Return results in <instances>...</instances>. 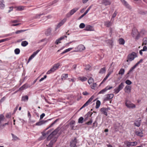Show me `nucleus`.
Listing matches in <instances>:
<instances>
[{
  "label": "nucleus",
  "mask_w": 147,
  "mask_h": 147,
  "mask_svg": "<svg viewBox=\"0 0 147 147\" xmlns=\"http://www.w3.org/2000/svg\"><path fill=\"white\" fill-rule=\"evenodd\" d=\"M58 121H59V119H56V120H55V121L53 123H52L50 125V126L48 128H49V127H52L53 125H54Z\"/></svg>",
  "instance_id": "nucleus-42"
},
{
  "label": "nucleus",
  "mask_w": 147,
  "mask_h": 147,
  "mask_svg": "<svg viewBox=\"0 0 147 147\" xmlns=\"http://www.w3.org/2000/svg\"><path fill=\"white\" fill-rule=\"evenodd\" d=\"M54 72V71H53V69H52V68H51L49 70L47 71L46 74H49L53 72Z\"/></svg>",
  "instance_id": "nucleus-48"
},
{
  "label": "nucleus",
  "mask_w": 147,
  "mask_h": 147,
  "mask_svg": "<svg viewBox=\"0 0 147 147\" xmlns=\"http://www.w3.org/2000/svg\"><path fill=\"white\" fill-rule=\"evenodd\" d=\"M60 65L59 63H57L53 65V67H52V69L53 70V71H55L58 68H59V66Z\"/></svg>",
  "instance_id": "nucleus-19"
},
{
  "label": "nucleus",
  "mask_w": 147,
  "mask_h": 147,
  "mask_svg": "<svg viewBox=\"0 0 147 147\" xmlns=\"http://www.w3.org/2000/svg\"><path fill=\"white\" fill-rule=\"evenodd\" d=\"M143 61V60L142 59H141L135 65L136 67H137L140 63H141Z\"/></svg>",
  "instance_id": "nucleus-58"
},
{
  "label": "nucleus",
  "mask_w": 147,
  "mask_h": 147,
  "mask_svg": "<svg viewBox=\"0 0 147 147\" xmlns=\"http://www.w3.org/2000/svg\"><path fill=\"white\" fill-rule=\"evenodd\" d=\"M26 30H18L15 32H13V33H15L16 34H19L20 33H21L22 32H24Z\"/></svg>",
  "instance_id": "nucleus-45"
},
{
  "label": "nucleus",
  "mask_w": 147,
  "mask_h": 147,
  "mask_svg": "<svg viewBox=\"0 0 147 147\" xmlns=\"http://www.w3.org/2000/svg\"><path fill=\"white\" fill-rule=\"evenodd\" d=\"M124 83L123 82H121L117 87L114 89V91L115 94H117L124 87Z\"/></svg>",
  "instance_id": "nucleus-4"
},
{
  "label": "nucleus",
  "mask_w": 147,
  "mask_h": 147,
  "mask_svg": "<svg viewBox=\"0 0 147 147\" xmlns=\"http://www.w3.org/2000/svg\"><path fill=\"white\" fill-rule=\"evenodd\" d=\"M100 105V102L99 100H98L96 101V105L95 108L96 109H98L99 108Z\"/></svg>",
  "instance_id": "nucleus-26"
},
{
  "label": "nucleus",
  "mask_w": 147,
  "mask_h": 147,
  "mask_svg": "<svg viewBox=\"0 0 147 147\" xmlns=\"http://www.w3.org/2000/svg\"><path fill=\"white\" fill-rule=\"evenodd\" d=\"M118 13V12H117V10H115L113 14L112 18L111 19V20H114V18H115L116 16H117V14Z\"/></svg>",
  "instance_id": "nucleus-28"
},
{
  "label": "nucleus",
  "mask_w": 147,
  "mask_h": 147,
  "mask_svg": "<svg viewBox=\"0 0 147 147\" xmlns=\"http://www.w3.org/2000/svg\"><path fill=\"white\" fill-rule=\"evenodd\" d=\"M78 9V8L76 7L71 9L66 14V17L67 18L70 17L75 13Z\"/></svg>",
  "instance_id": "nucleus-5"
},
{
  "label": "nucleus",
  "mask_w": 147,
  "mask_h": 147,
  "mask_svg": "<svg viewBox=\"0 0 147 147\" xmlns=\"http://www.w3.org/2000/svg\"><path fill=\"white\" fill-rule=\"evenodd\" d=\"M113 88V87L110 86H107L104 89L100 90L98 93V94H104L107 90H110Z\"/></svg>",
  "instance_id": "nucleus-9"
},
{
  "label": "nucleus",
  "mask_w": 147,
  "mask_h": 147,
  "mask_svg": "<svg viewBox=\"0 0 147 147\" xmlns=\"http://www.w3.org/2000/svg\"><path fill=\"white\" fill-rule=\"evenodd\" d=\"M114 96V95L112 94H108L105 96L104 100L105 101L108 100L112 99Z\"/></svg>",
  "instance_id": "nucleus-8"
},
{
  "label": "nucleus",
  "mask_w": 147,
  "mask_h": 147,
  "mask_svg": "<svg viewBox=\"0 0 147 147\" xmlns=\"http://www.w3.org/2000/svg\"><path fill=\"white\" fill-rule=\"evenodd\" d=\"M125 72V70L124 69L121 68L119 72V74H121V75H122L124 74Z\"/></svg>",
  "instance_id": "nucleus-32"
},
{
  "label": "nucleus",
  "mask_w": 147,
  "mask_h": 147,
  "mask_svg": "<svg viewBox=\"0 0 147 147\" xmlns=\"http://www.w3.org/2000/svg\"><path fill=\"white\" fill-rule=\"evenodd\" d=\"M84 118L82 117H80L78 119V122L79 123H83Z\"/></svg>",
  "instance_id": "nucleus-38"
},
{
  "label": "nucleus",
  "mask_w": 147,
  "mask_h": 147,
  "mask_svg": "<svg viewBox=\"0 0 147 147\" xmlns=\"http://www.w3.org/2000/svg\"><path fill=\"white\" fill-rule=\"evenodd\" d=\"M91 6H89V7L86 11L84 13L86 15L88 12L91 9Z\"/></svg>",
  "instance_id": "nucleus-54"
},
{
  "label": "nucleus",
  "mask_w": 147,
  "mask_h": 147,
  "mask_svg": "<svg viewBox=\"0 0 147 147\" xmlns=\"http://www.w3.org/2000/svg\"><path fill=\"white\" fill-rule=\"evenodd\" d=\"M143 45H146L147 44V37H145L143 39Z\"/></svg>",
  "instance_id": "nucleus-34"
},
{
  "label": "nucleus",
  "mask_w": 147,
  "mask_h": 147,
  "mask_svg": "<svg viewBox=\"0 0 147 147\" xmlns=\"http://www.w3.org/2000/svg\"><path fill=\"white\" fill-rule=\"evenodd\" d=\"M24 9V7L22 6H20L17 7V10L18 11H22Z\"/></svg>",
  "instance_id": "nucleus-44"
},
{
  "label": "nucleus",
  "mask_w": 147,
  "mask_h": 147,
  "mask_svg": "<svg viewBox=\"0 0 147 147\" xmlns=\"http://www.w3.org/2000/svg\"><path fill=\"white\" fill-rule=\"evenodd\" d=\"M4 120V116L2 115H0V123H1L2 121Z\"/></svg>",
  "instance_id": "nucleus-52"
},
{
  "label": "nucleus",
  "mask_w": 147,
  "mask_h": 147,
  "mask_svg": "<svg viewBox=\"0 0 147 147\" xmlns=\"http://www.w3.org/2000/svg\"><path fill=\"white\" fill-rule=\"evenodd\" d=\"M30 87V86L29 84H28L27 83H26L21 87L19 88V90H22Z\"/></svg>",
  "instance_id": "nucleus-12"
},
{
  "label": "nucleus",
  "mask_w": 147,
  "mask_h": 147,
  "mask_svg": "<svg viewBox=\"0 0 147 147\" xmlns=\"http://www.w3.org/2000/svg\"><path fill=\"white\" fill-rule=\"evenodd\" d=\"M28 96L26 95L23 96L22 98V100L24 102L27 101L28 100Z\"/></svg>",
  "instance_id": "nucleus-24"
},
{
  "label": "nucleus",
  "mask_w": 147,
  "mask_h": 147,
  "mask_svg": "<svg viewBox=\"0 0 147 147\" xmlns=\"http://www.w3.org/2000/svg\"><path fill=\"white\" fill-rule=\"evenodd\" d=\"M51 30L50 28H48L45 32V33L47 35H49L51 34Z\"/></svg>",
  "instance_id": "nucleus-33"
},
{
  "label": "nucleus",
  "mask_w": 147,
  "mask_h": 147,
  "mask_svg": "<svg viewBox=\"0 0 147 147\" xmlns=\"http://www.w3.org/2000/svg\"><path fill=\"white\" fill-rule=\"evenodd\" d=\"M78 79V80H80L82 82H84L85 81H86L87 79L86 77H81L80 76L79 77Z\"/></svg>",
  "instance_id": "nucleus-23"
},
{
  "label": "nucleus",
  "mask_w": 147,
  "mask_h": 147,
  "mask_svg": "<svg viewBox=\"0 0 147 147\" xmlns=\"http://www.w3.org/2000/svg\"><path fill=\"white\" fill-rule=\"evenodd\" d=\"M68 74H63L61 76V78L62 80H65L68 77Z\"/></svg>",
  "instance_id": "nucleus-22"
},
{
  "label": "nucleus",
  "mask_w": 147,
  "mask_h": 147,
  "mask_svg": "<svg viewBox=\"0 0 147 147\" xmlns=\"http://www.w3.org/2000/svg\"><path fill=\"white\" fill-rule=\"evenodd\" d=\"M105 67H103L100 69L99 71V73L101 74H103L105 72Z\"/></svg>",
  "instance_id": "nucleus-30"
},
{
  "label": "nucleus",
  "mask_w": 147,
  "mask_h": 147,
  "mask_svg": "<svg viewBox=\"0 0 147 147\" xmlns=\"http://www.w3.org/2000/svg\"><path fill=\"white\" fill-rule=\"evenodd\" d=\"M131 89V87L128 86H126L124 89L125 92L128 94H129L130 92Z\"/></svg>",
  "instance_id": "nucleus-15"
},
{
  "label": "nucleus",
  "mask_w": 147,
  "mask_h": 147,
  "mask_svg": "<svg viewBox=\"0 0 147 147\" xmlns=\"http://www.w3.org/2000/svg\"><path fill=\"white\" fill-rule=\"evenodd\" d=\"M39 51V50H37L36 51L34 52L32 55L33 57H34L38 53Z\"/></svg>",
  "instance_id": "nucleus-46"
},
{
  "label": "nucleus",
  "mask_w": 147,
  "mask_h": 147,
  "mask_svg": "<svg viewBox=\"0 0 147 147\" xmlns=\"http://www.w3.org/2000/svg\"><path fill=\"white\" fill-rule=\"evenodd\" d=\"M136 135H137L138 136H139L140 137L143 136V134L142 131H137L136 133Z\"/></svg>",
  "instance_id": "nucleus-31"
},
{
  "label": "nucleus",
  "mask_w": 147,
  "mask_h": 147,
  "mask_svg": "<svg viewBox=\"0 0 147 147\" xmlns=\"http://www.w3.org/2000/svg\"><path fill=\"white\" fill-rule=\"evenodd\" d=\"M67 19L65 18H64L57 25V28H58L62 26L66 21Z\"/></svg>",
  "instance_id": "nucleus-14"
},
{
  "label": "nucleus",
  "mask_w": 147,
  "mask_h": 147,
  "mask_svg": "<svg viewBox=\"0 0 147 147\" xmlns=\"http://www.w3.org/2000/svg\"><path fill=\"white\" fill-rule=\"evenodd\" d=\"M84 30L87 31H93L94 30V28L93 27L91 26L87 25L85 27Z\"/></svg>",
  "instance_id": "nucleus-13"
},
{
  "label": "nucleus",
  "mask_w": 147,
  "mask_h": 147,
  "mask_svg": "<svg viewBox=\"0 0 147 147\" xmlns=\"http://www.w3.org/2000/svg\"><path fill=\"white\" fill-rule=\"evenodd\" d=\"M110 109L109 107L105 108L103 107L100 109V111L103 114L106 116L107 115V112Z\"/></svg>",
  "instance_id": "nucleus-10"
},
{
  "label": "nucleus",
  "mask_w": 147,
  "mask_h": 147,
  "mask_svg": "<svg viewBox=\"0 0 147 147\" xmlns=\"http://www.w3.org/2000/svg\"><path fill=\"white\" fill-rule=\"evenodd\" d=\"M104 24L105 26L107 27H109L111 25V23L110 22L107 21L105 22Z\"/></svg>",
  "instance_id": "nucleus-27"
},
{
  "label": "nucleus",
  "mask_w": 147,
  "mask_h": 147,
  "mask_svg": "<svg viewBox=\"0 0 147 147\" xmlns=\"http://www.w3.org/2000/svg\"><path fill=\"white\" fill-rule=\"evenodd\" d=\"M90 116V113H87L85 116V120H86L88 118V117Z\"/></svg>",
  "instance_id": "nucleus-64"
},
{
  "label": "nucleus",
  "mask_w": 147,
  "mask_h": 147,
  "mask_svg": "<svg viewBox=\"0 0 147 147\" xmlns=\"http://www.w3.org/2000/svg\"><path fill=\"white\" fill-rule=\"evenodd\" d=\"M94 79L92 78H90L88 81V83L89 84H90L94 82Z\"/></svg>",
  "instance_id": "nucleus-41"
},
{
  "label": "nucleus",
  "mask_w": 147,
  "mask_h": 147,
  "mask_svg": "<svg viewBox=\"0 0 147 147\" xmlns=\"http://www.w3.org/2000/svg\"><path fill=\"white\" fill-rule=\"evenodd\" d=\"M90 66L89 65H86L85 69L86 70H90Z\"/></svg>",
  "instance_id": "nucleus-51"
},
{
  "label": "nucleus",
  "mask_w": 147,
  "mask_h": 147,
  "mask_svg": "<svg viewBox=\"0 0 147 147\" xmlns=\"http://www.w3.org/2000/svg\"><path fill=\"white\" fill-rule=\"evenodd\" d=\"M136 67V66L134 65L133 67H132L129 70V71H128V74H129V73H130L134 69H135Z\"/></svg>",
  "instance_id": "nucleus-43"
},
{
  "label": "nucleus",
  "mask_w": 147,
  "mask_h": 147,
  "mask_svg": "<svg viewBox=\"0 0 147 147\" xmlns=\"http://www.w3.org/2000/svg\"><path fill=\"white\" fill-rule=\"evenodd\" d=\"M119 43L120 45H123L125 44V41L122 38H120L119 39Z\"/></svg>",
  "instance_id": "nucleus-21"
},
{
  "label": "nucleus",
  "mask_w": 147,
  "mask_h": 147,
  "mask_svg": "<svg viewBox=\"0 0 147 147\" xmlns=\"http://www.w3.org/2000/svg\"><path fill=\"white\" fill-rule=\"evenodd\" d=\"M20 50L19 49L17 48L14 50L15 53L16 55H18L20 53Z\"/></svg>",
  "instance_id": "nucleus-36"
},
{
  "label": "nucleus",
  "mask_w": 147,
  "mask_h": 147,
  "mask_svg": "<svg viewBox=\"0 0 147 147\" xmlns=\"http://www.w3.org/2000/svg\"><path fill=\"white\" fill-rule=\"evenodd\" d=\"M73 49V48H69L67 49H65V50H64L62 53L61 54H63L64 53H65L68 52L69 51L71 50L72 49Z\"/></svg>",
  "instance_id": "nucleus-29"
},
{
  "label": "nucleus",
  "mask_w": 147,
  "mask_h": 147,
  "mask_svg": "<svg viewBox=\"0 0 147 147\" xmlns=\"http://www.w3.org/2000/svg\"><path fill=\"white\" fill-rule=\"evenodd\" d=\"M11 135L12 136L13 140H16L19 139L18 138L17 136L13 134H11Z\"/></svg>",
  "instance_id": "nucleus-40"
},
{
  "label": "nucleus",
  "mask_w": 147,
  "mask_h": 147,
  "mask_svg": "<svg viewBox=\"0 0 147 147\" xmlns=\"http://www.w3.org/2000/svg\"><path fill=\"white\" fill-rule=\"evenodd\" d=\"M141 122V120L140 118H139L138 120H136L134 123V125L138 127H139Z\"/></svg>",
  "instance_id": "nucleus-16"
},
{
  "label": "nucleus",
  "mask_w": 147,
  "mask_h": 147,
  "mask_svg": "<svg viewBox=\"0 0 147 147\" xmlns=\"http://www.w3.org/2000/svg\"><path fill=\"white\" fill-rule=\"evenodd\" d=\"M47 122V121H40L38 122L37 123H36V125H38V126H40V125H42L43 124H44L45 123H46Z\"/></svg>",
  "instance_id": "nucleus-20"
},
{
  "label": "nucleus",
  "mask_w": 147,
  "mask_h": 147,
  "mask_svg": "<svg viewBox=\"0 0 147 147\" xmlns=\"http://www.w3.org/2000/svg\"><path fill=\"white\" fill-rule=\"evenodd\" d=\"M123 5L125 6L128 9H130L131 7L127 3V2L125 1V0H120Z\"/></svg>",
  "instance_id": "nucleus-17"
},
{
  "label": "nucleus",
  "mask_w": 147,
  "mask_h": 147,
  "mask_svg": "<svg viewBox=\"0 0 147 147\" xmlns=\"http://www.w3.org/2000/svg\"><path fill=\"white\" fill-rule=\"evenodd\" d=\"M70 146L71 147H77L76 144L71 142Z\"/></svg>",
  "instance_id": "nucleus-39"
},
{
  "label": "nucleus",
  "mask_w": 147,
  "mask_h": 147,
  "mask_svg": "<svg viewBox=\"0 0 147 147\" xmlns=\"http://www.w3.org/2000/svg\"><path fill=\"white\" fill-rule=\"evenodd\" d=\"M28 44V42L27 41L25 40L22 41L21 45L22 47H25Z\"/></svg>",
  "instance_id": "nucleus-25"
},
{
  "label": "nucleus",
  "mask_w": 147,
  "mask_h": 147,
  "mask_svg": "<svg viewBox=\"0 0 147 147\" xmlns=\"http://www.w3.org/2000/svg\"><path fill=\"white\" fill-rule=\"evenodd\" d=\"M92 122V119H90V121H88L86 124L88 125H90Z\"/></svg>",
  "instance_id": "nucleus-63"
},
{
  "label": "nucleus",
  "mask_w": 147,
  "mask_h": 147,
  "mask_svg": "<svg viewBox=\"0 0 147 147\" xmlns=\"http://www.w3.org/2000/svg\"><path fill=\"white\" fill-rule=\"evenodd\" d=\"M137 144V142H130V146H136Z\"/></svg>",
  "instance_id": "nucleus-37"
},
{
  "label": "nucleus",
  "mask_w": 147,
  "mask_h": 147,
  "mask_svg": "<svg viewBox=\"0 0 147 147\" xmlns=\"http://www.w3.org/2000/svg\"><path fill=\"white\" fill-rule=\"evenodd\" d=\"M60 41L61 40H60L59 38H58L56 40L55 42V44L56 45H58L59 43H61Z\"/></svg>",
  "instance_id": "nucleus-56"
},
{
  "label": "nucleus",
  "mask_w": 147,
  "mask_h": 147,
  "mask_svg": "<svg viewBox=\"0 0 147 147\" xmlns=\"http://www.w3.org/2000/svg\"><path fill=\"white\" fill-rule=\"evenodd\" d=\"M47 78V76L46 75H45L44 76V77L41 78L39 80V82H41L42 81L44 80Z\"/></svg>",
  "instance_id": "nucleus-61"
},
{
  "label": "nucleus",
  "mask_w": 147,
  "mask_h": 147,
  "mask_svg": "<svg viewBox=\"0 0 147 147\" xmlns=\"http://www.w3.org/2000/svg\"><path fill=\"white\" fill-rule=\"evenodd\" d=\"M46 134L45 133H42V136L40 138V139H39L40 140H43V139H44L45 138V136H46Z\"/></svg>",
  "instance_id": "nucleus-49"
},
{
  "label": "nucleus",
  "mask_w": 147,
  "mask_h": 147,
  "mask_svg": "<svg viewBox=\"0 0 147 147\" xmlns=\"http://www.w3.org/2000/svg\"><path fill=\"white\" fill-rule=\"evenodd\" d=\"M53 138V139L51 140L48 145H47V147H52V145L53 143H55L57 140V138L53 136V133H51L47 138V140L49 141Z\"/></svg>",
  "instance_id": "nucleus-1"
},
{
  "label": "nucleus",
  "mask_w": 147,
  "mask_h": 147,
  "mask_svg": "<svg viewBox=\"0 0 147 147\" xmlns=\"http://www.w3.org/2000/svg\"><path fill=\"white\" fill-rule=\"evenodd\" d=\"M111 73H109L106 76V77H105V78H104V79L102 80V82L101 83V84L102 83L104 82H105L108 78V77L110 75Z\"/></svg>",
  "instance_id": "nucleus-35"
},
{
  "label": "nucleus",
  "mask_w": 147,
  "mask_h": 147,
  "mask_svg": "<svg viewBox=\"0 0 147 147\" xmlns=\"http://www.w3.org/2000/svg\"><path fill=\"white\" fill-rule=\"evenodd\" d=\"M125 144L127 146V147H130V142L127 141H126L125 142Z\"/></svg>",
  "instance_id": "nucleus-47"
},
{
  "label": "nucleus",
  "mask_w": 147,
  "mask_h": 147,
  "mask_svg": "<svg viewBox=\"0 0 147 147\" xmlns=\"http://www.w3.org/2000/svg\"><path fill=\"white\" fill-rule=\"evenodd\" d=\"M137 54L135 52H133L132 53L129 54L127 56V61L131 62L134 59L137 57Z\"/></svg>",
  "instance_id": "nucleus-2"
},
{
  "label": "nucleus",
  "mask_w": 147,
  "mask_h": 147,
  "mask_svg": "<svg viewBox=\"0 0 147 147\" xmlns=\"http://www.w3.org/2000/svg\"><path fill=\"white\" fill-rule=\"evenodd\" d=\"M93 99V96H92L90 97L88 100L82 106V107L80 109V110H81L87 106L92 101Z\"/></svg>",
  "instance_id": "nucleus-11"
},
{
  "label": "nucleus",
  "mask_w": 147,
  "mask_h": 147,
  "mask_svg": "<svg viewBox=\"0 0 147 147\" xmlns=\"http://www.w3.org/2000/svg\"><path fill=\"white\" fill-rule=\"evenodd\" d=\"M0 7L1 9H3L5 7V5L3 3H0Z\"/></svg>",
  "instance_id": "nucleus-55"
},
{
  "label": "nucleus",
  "mask_w": 147,
  "mask_h": 147,
  "mask_svg": "<svg viewBox=\"0 0 147 147\" xmlns=\"http://www.w3.org/2000/svg\"><path fill=\"white\" fill-rule=\"evenodd\" d=\"M75 49L76 50L74 51H81L84 50L85 49V48L83 45H80L76 47Z\"/></svg>",
  "instance_id": "nucleus-7"
},
{
  "label": "nucleus",
  "mask_w": 147,
  "mask_h": 147,
  "mask_svg": "<svg viewBox=\"0 0 147 147\" xmlns=\"http://www.w3.org/2000/svg\"><path fill=\"white\" fill-rule=\"evenodd\" d=\"M98 3H101L100 4H101L104 5L105 6L110 5L111 3V0H102V1H98Z\"/></svg>",
  "instance_id": "nucleus-6"
},
{
  "label": "nucleus",
  "mask_w": 147,
  "mask_h": 147,
  "mask_svg": "<svg viewBox=\"0 0 147 147\" xmlns=\"http://www.w3.org/2000/svg\"><path fill=\"white\" fill-rule=\"evenodd\" d=\"M125 82L126 84L128 85H130L132 83L131 82L130 80H126L125 81Z\"/></svg>",
  "instance_id": "nucleus-53"
},
{
  "label": "nucleus",
  "mask_w": 147,
  "mask_h": 147,
  "mask_svg": "<svg viewBox=\"0 0 147 147\" xmlns=\"http://www.w3.org/2000/svg\"><path fill=\"white\" fill-rule=\"evenodd\" d=\"M143 51H147V47L146 46H144L142 49Z\"/></svg>",
  "instance_id": "nucleus-62"
},
{
  "label": "nucleus",
  "mask_w": 147,
  "mask_h": 147,
  "mask_svg": "<svg viewBox=\"0 0 147 147\" xmlns=\"http://www.w3.org/2000/svg\"><path fill=\"white\" fill-rule=\"evenodd\" d=\"M43 14V13H42V14H37L36 16V18H40V16Z\"/></svg>",
  "instance_id": "nucleus-60"
},
{
  "label": "nucleus",
  "mask_w": 147,
  "mask_h": 147,
  "mask_svg": "<svg viewBox=\"0 0 147 147\" xmlns=\"http://www.w3.org/2000/svg\"><path fill=\"white\" fill-rule=\"evenodd\" d=\"M85 25L84 23H81L80 24L79 27L80 28L82 29L85 27Z\"/></svg>",
  "instance_id": "nucleus-50"
},
{
  "label": "nucleus",
  "mask_w": 147,
  "mask_h": 147,
  "mask_svg": "<svg viewBox=\"0 0 147 147\" xmlns=\"http://www.w3.org/2000/svg\"><path fill=\"white\" fill-rule=\"evenodd\" d=\"M138 33V32L137 30L136 29H134L132 30L131 35L133 37H134L136 36V35Z\"/></svg>",
  "instance_id": "nucleus-18"
},
{
  "label": "nucleus",
  "mask_w": 147,
  "mask_h": 147,
  "mask_svg": "<svg viewBox=\"0 0 147 147\" xmlns=\"http://www.w3.org/2000/svg\"><path fill=\"white\" fill-rule=\"evenodd\" d=\"M96 86V84L95 83H94L93 85L91 86V88L92 89H94L95 87Z\"/></svg>",
  "instance_id": "nucleus-57"
},
{
  "label": "nucleus",
  "mask_w": 147,
  "mask_h": 147,
  "mask_svg": "<svg viewBox=\"0 0 147 147\" xmlns=\"http://www.w3.org/2000/svg\"><path fill=\"white\" fill-rule=\"evenodd\" d=\"M125 105L129 109H133L136 107V105L127 99L125 100Z\"/></svg>",
  "instance_id": "nucleus-3"
},
{
  "label": "nucleus",
  "mask_w": 147,
  "mask_h": 147,
  "mask_svg": "<svg viewBox=\"0 0 147 147\" xmlns=\"http://www.w3.org/2000/svg\"><path fill=\"white\" fill-rule=\"evenodd\" d=\"M67 36L66 35H64L61 37L59 38L60 40H61L64 39L65 38H67Z\"/></svg>",
  "instance_id": "nucleus-59"
}]
</instances>
